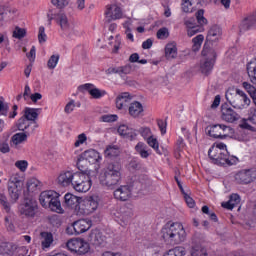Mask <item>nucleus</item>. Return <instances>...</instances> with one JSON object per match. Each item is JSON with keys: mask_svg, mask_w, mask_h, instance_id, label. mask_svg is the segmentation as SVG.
I'll list each match as a JSON object with an SVG mask.
<instances>
[{"mask_svg": "<svg viewBox=\"0 0 256 256\" xmlns=\"http://www.w3.org/2000/svg\"><path fill=\"white\" fill-rule=\"evenodd\" d=\"M160 237L166 245H181L187 239V232L179 222H167L160 231Z\"/></svg>", "mask_w": 256, "mask_h": 256, "instance_id": "f257e3e1", "label": "nucleus"}, {"mask_svg": "<svg viewBox=\"0 0 256 256\" xmlns=\"http://www.w3.org/2000/svg\"><path fill=\"white\" fill-rule=\"evenodd\" d=\"M121 179V165L117 163L109 164L99 174L100 184L107 189H115L121 185Z\"/></svg>", "mask_w": 256, "mask_h": 256, "instance_id": "f03ea898", "label": "nucleus"}, {"mask_svg": "<svg viewBox=\"0 0 256 256\" xmlns=\"http://www.w3.org/2000/svg\"><path fill=\"white\" fill-rule=\"evenodd\" d=\"M208 157L215 165H233V158L229 156L225 143L212 146L208 151Z\"/></svg>", "mask_w": 256, "mask_h": 256, "instance_id": "7ed1b4c3", "label": "nucleus"}, {"mask_svg": "<svg viewBox=\"0 0 256 256\" xmlns=\"http://www.w3.org/2000/svg\"><path fill=\"white\" fill-rule=\"evenodd\" d=\"M39 201L44 209H51L54 213H63L59 193L53 190L43 191L39 196Z\"/></svg>", "mask_w": 256, "mask_h": 256, "instance_id": "20e7f679", "label": "nucleus"}, {"mask_svg": "<svg viewBox=\"0 0 256 256\" xmlns=\"http://www.w3.org/2000/svg\"><path fill=\"white\" fill-rule=\"evenodd\" d=\"M225 97L234 109H246V107L251 105V99L247 97V94L243 90L229 89L226 91Z\"/></svg>", "mask_w": 256, "mask_h": 256, "instance_id": "39448f33", "label": "nucleus"}, {"mask_svg": "<svg viewBox=\"0 0 256 256\" xmlns=\"http://www.w3.org/2000/svg\"><path fill=\"white\" fill-rule=\"evenodd\" d=\"M202 59L200 61V71L203 75H209L215 67L217 61V52L211 46L204 44L202 50Z\"/></svg>", "mask_w": 256, "mask_h": 256, "instance_id": "423d86ee", "label": "nucleus"}, {"mask_svg": "<svg viewBox=\"0 0 256 256\" xmlns=\"http://www.w3.org/2000/svg\"><path fill=\"white\" fill-rule=\"evenodd\" d=\"M47 17L49 25H51L53 19H56V23L60 25L62 31H64L65 33H69V35H79V30L69 21L66 13L59 12L57 14H54L53 10H49Z\"/></svg>", "mask_w": 256, "mask_h": 256, "instance_id": "0eeeda50", "label": "nucleus"}, {"mask_svg": "<svg viewBox=\"0 0 256 256\" xmlns=\"http://www.w3.org/2000/svg\"><path fill=\"white\" fill-rule=\"evenodd\" d=\"M206 134L212 139H227L233 137L235 130L225 124H212L206 127Z\"/></svg>", "mask_w": 256, "mask_h": 256, "instance_id": "6e6552de", "label": "nucleus"}, {"mask_svg": "<svg viewBox=\"0 0 256 256\" xmlns=\"http://www.w3.org/2000/svg\"><path fill=\"white\" fill-rule=\"evenodd\" d=\"M93 185L91 176L86 173H75L72 188L77 193H87Z\"/></svg>", "mask_w": 256, "mask_h": 256, "instance_id": "1a4fd4ad", "label": "nucleus"}, {"mask_svg": "<svg viewBox=\"0 0 256 256\" xmlns=\"http://www.w3.org/2000/svg\"><path fill=\"white\" fill-rule=\"evenodd\" d=\"M66 247L68 251L71 253H76L77 255H86L91 250V246L81 239V238H73L67 241Z\"/></svg>", "mask_w": 256, "mask_h": 256, "instance_id": "9d476101", "label": "nucleus"}, {"mask_svg": "<svg viewBox=\"0 0 256 256\" xmlns=\"http://www.w3.org/2000/svg\"><path fill=\"white\" fill-rule=\"evenodd\" d=\"M237 185H251L256 181V168L242 169L234 175Z\"/></svg>", "mask_w": 256, "mask_h": 256, "instance_id": "9b49d317", "label": "nucleus"}, {"mask_svg": "<svg viewBox=\"0 0 256 256\" xmlns=\"http://www.w3.org/2000/svg\"><path fill=\"white\" fill-rule=\"evenodd\" d=\"M98 207L99 197L97 196H90L78 205L79 213L81 215H91V213H95V211H97Z\"/></svg>", "mask_w": 256, "mask_h": 256, "instance_id": "f8f14e48", "label": "nucleus"}, {"mask_svg": "<svg viewBox=\"0 0 256 256\" xmlns=\"http://www.w3.org/2000/svg\"><path fill=\"white\" fill-rule=\"evenodd\" d=\"M92 222L87 219H80L72 224L71 228H67L66 231L69 235H81L91 229Z\"/></svg>", "mask_w": 256, "mask_h": 256, "instance_id": "ddd939ff", "label": "nucleus"}, {"mask_svg": "<svg viewBox=\"0 0 256 256\" xmlns=\"http://www.w3.org/2000/svg\"><path fill=\"white\" fill-rule=\"evenodd\" d=\"M37 211V201L34 199L26 198L24 203L19 206L20 215L24 217H35V212Z\"/></svg>", "mask_w": 256, "mask_h": 256, "instance_id": "4468645a", "label": "nucleus"}, {"mask_svg": "<svg viewBox=\"0 0 256 256\" xmlns=\"http://www.w3.org/2000/svg\"><path fill=\"white\" fill-rule=\"evenodd\" d=\"M88 241L94 247H105L107 245V236L103 235V232L95 229L89 234Z\"/></svg>", "mask_w": 256, "mask_h": 256, "instance_id": "2eb2a0df", "label": "nucleus"}, {"mask_svg": "<svg viewBox=\"0 0 256 256\" xmlns=\"http://www.w3.org/2000/svg\"><path fill=\"white\" fill-rule=\"evenodd\" d=\"M80 155L82 156V159H85L90 165H97L103 161V157L95 149L86 150Z\"/></svg>", "mask_w": 256, "mask_h": 256, "instance_id": "dca6fc26", "label": "nucleus"}, {"mask_svg": "<svg viewBox=\"0 0 256 256\" xmlns=\"http://www.w3.org/2000/svg\"><path fill=\"white\" fill-rule=\"evenodd\" d=\"M105 15L108 21H117L123 18V10L116 4H111L107 6Z\"/></svg>", "mask_w": 256, "mask_h": 256, "instance_id": "f3484780", "label": "nucleus"}, {"mask_svg": "<svg viewBox=\"0 0 256 256\" xmlns=\"http://www.w3.org/2000/svg\"><path fill=\"white\" fill-rule=\"evenodd\" d=\"M250 29H256V12L248 15L240 22V33H245V31H250Z\"/></svg>", "mask_w": 256, "mask_h": 256, "instance_id": "a211bd4d", "label": "nucleus"}, {"mask_svg": "<svg viewBox=\"0 0 256 256\" xmlns=\"http://www.w3.org/2000/svg\"><path fill=\"white\" fill-rule=\"evenodd\" d=\"M221 113L223 121H227V123H235V121H238L241 117L235 110L227 105H222Z\"/></svg>", "mask_w": 256, "mask_h": 256, "instance_id": "6ab92c4d", "label": "nucleus"}, {"mask_svg": "<svg viewBox=\"0 0 256 256\" xmlns=\"http://www.w3.org/2000/svg\"><path fill=\"white\" fill-rule=\"evenodd\" d=\"M75 180V172L64 171L58 176V184L62 187H73V181Z\"/></svg>", "mask_w": 256, "mask_h": 256, "instance_id": "aec40b11", "label": "nucleus"}, {"mask_svg": "<svg viewBox=\"0 0 256 256\" xmlns=\"http://www.w3.org/2000/svg\"><path fill=\"white\" fill-rule=\"evenodd\" d=\"M114 197L118 201H128L131 198V187L128 185L120 186L114 191Z\"/></svg>", "mask_w": 256, "mask_h": 256, "instance_id": "412c9836", "label": "nucleus"}, {"mask_svg": "<svg viewBox=\"0 0 256 256\" xmlns=\"http://www.w3.org/2000/svg\"><path fill=\"white\" fill-rule=\"evenodd\" d=\"M133 97L129 92H122L120 95L116 97V107L117 109H127L129 106V103H131V100Z\"/></svg>", "mask_w": 256, "mask_h": 256, "instance_id": "4be33fe9", "label": "nucleus"}, {"mask_svg": "<svg viewBox=\"0 0 256 256\" xmlns=\"http://www.w3.org/2000/svg\"><path fill=\"white\" fill-rule=\"evenodd\" d=\"M143 104L141 102H133L130 104L128 108V113L130 117H133L134 119H137L139 117H143Z\"/></svg>", "mask_w": 256, "mask_h": 256, "instance_id": "5701e85b", "label": "nucleus"}, {"mask_svg": "<svg viewBox=\"0 0 256 256\" xmlns=\"http://www.w3.org/2000/svg\"><path fill=\"white\" fill-rule=\"evenodd\" d=\"M118 133L119 135L125 137L126 139H129L130 141H133V139L137 137V133L135 132V130H133V128H129V126L127 125H120L118 127Z\"/></svg>", "mask_w": 256, "mask_h": 256, "instance_id": "b1692460", "label": "nucleus"}, {"mask_svg": "<svg viewBox=\"0 0 256 256\" xmlns=\"http://www.w3.org/2000/svg\"><path fill=\"white\" fill-rule=\"evenodd\" d=\"M219 37H221V27L214 25L208 31L206 41L207 43H213L219 41Z\"/></svg>", "mask_w": 256, "mask_h": 256, "instance_id": "393cba45", "label": "nucleus"}, {"mask_svg": "<svg viewBox=\"0 0 256 256\" xmlns=\"http://www.w3.org/2000/svg\"><path fill=\"white\" fill-rule=\"evenodd\" d=\"M33 131L34 129H32L31 131L19 132L14 134L11 137V143H13V145L15 146L21 145V143H25V141H27L28 135H30V133H33Z\"/></svg>", "mask_w": 256, "mask_h": 256, "instance_id": "a878e982", "label": "nucleus"}, {"mask_svg": "<svg viewBox=\"0 0 256 256\" xmlns=\"http://www.w3.org/2000/svg\"><path fill=\"white\" fill-rule=\"evenodd\" d=\"M239 203H241V196H239V194H232L230 196L229 201L222 203V207L224 209H228L231 211V210L235 209V207H237V205H239Z\"/></svg>", "mask_w": 256, "mask_h": 256, "instance_id": "bb28decb", "label": "nucleus"}, {"mask_svg": "<svg viewBox=\"0 0 256 256\" xmlns=\"http://www.w3.org/2000/svg\"><path fill=\"white\" fill-rule=\"evenodd\" d=\"M8 193L11 198V203H16L19 199V195H21V186H17V184H8Z\"/></svg>", "mask_w": 256, "mask_h": 256, "instance_id": "cd10ccee", "label": "nucleus"}, {"mask_svg": "<svg viewBox=\"0 0 256 256\" xmlns=\"http://www.w3.org/2000/svg\"><path fill=\"white\" fill-rule=\"evenodd\" d=\"M33 125L32 129H37V123L36 122H30L27 120L24 116L20 117L17 122V127L19 131H27L28 127H31Z\"/></svg>", "mask_w": 256, "mask_h": 256, "instance_id": "c85d7f7f", "label": "nucleus"}, {"mask_svg": "<svg viewBox=\"0 0 256 256\" xmlns=\"http://www.w3.org/2000/svg\"><path fill=\"white\" fill-rule=\"evenodd\" d=\"M43 184L37 178H32L27 182V190L29 193H37V191H41V187Z\"/></svg>", "mask_w": 256, "mask_h": 256, "instance_id": "c756f323", "label": "nucleus"}, {"mask_svg": "<svg viewBox=\"0 0 256 256\" xmlns=\"http://www.w3.org/2000/svg\"><path fill=\"white\" fill-rule=\"evenodd\" d=\"M247 73L251 83L256 85V58L247 64Z\"/></svg>", "mask_w": 256, "mask_h": 256, "instance_id": "7c9ffc66", "label": "nucleus"}, {"mask_svg": "<svg viewBox=\"0 0 256 256\" xmlns=\"http://www.w3.org/2000/svg\"><path fill=\"white\" fill-rule=\"evenodd\" d=\"M42 249H49L53 243V234L49 232L40 233Z\"/></svg>", "mask_w": 256, "mask_h": 256, "instance_id": "2f4dec72", "label": "nucleus"}, {"mask_svg": "<svg viewBox=\"0 0 256 256\" xmlns=\"http://www.w3.org/2000/svg\"><path fill=\"white\" fill-rule=\"evenodd\" d=\"M89 162L83 158L82 155L78 157L77 161V169L80 170V172H75V173H85L86 175H89Z\"/></svg>", "mask_w": 256, "mask_h": 256, "instance_id": "473e14b6", "label": "nucleus"}, {"mask_svg": "<svg viewBox=\"0 0 256 256\" xmlns=\"http://www.w3.org/2000/svg\"><path fill=\"white\" fill-rule=\"evenodd\" d=\"M27 120L30 121V123H35V120L39 117V113H37V109L35 108H29L26 107L24 109V115Z\"/></svg>", "mask_w": 256, "mask_h": 256, "instance_id": "72a5a7b5", "label": "nucleus"}, {"mask_svg": "<svg viewBox=\"0 0 256 256\" xmlns=\"http://www.w3.org/2000/svg\"><path fill=\"white\" fill-rule=\"evenodd\" d=\"M165 55L167 59H175L177 57V45L175 43H168L165 47Z\"/></svg>", "mask_w": 256, "mask_h": 256, "instance_id": "f704fd0d", "label": "nucleus"}, {"mask_svg": "<svg viewBox=\"0 0 256 256\" xmlns=\"http://www.w3.org/2000/svg\"><path fill=\"white\" fill-rule=\"evenodd\" d=\"M135 151L142 159H147L149 157V151H147V145L143 142H138L135 146Z\"/></svg>", "mask_w": 256, "mask_h": 256, "instance_id": "c9c22d12", "label": "nucleus"}, {"mask_svg": "<svg viewBox=\"0 0 256 256\" xmlns=\"http://www.w3.org/2000/svg\"><path fill=\"white\" fill-rule=\"evenodd\" d=\"M191 256H208L207 249L201 244H193L191 248Z\"/></svg>", "mask_w": 256, "mask_h": 256, "instance_id": "e433bc0d", "label": "nucleus"}, {"mask_svg": "<svg viewBox=\"0 0 256 256\" xmlns=\"http://www.w3.org/2000/svg\"><path fill=\"white\" fill-rule=\"evenodd\" d=\"M64 201L67 207H77V205L79 206V198L71 193L65 194Z\"/></svg>", "mask_w": 256, "mask_h": 256, "instance_id": "4c0bfd02", "label": "nucleus"}, {"mask_svg": "<svg viewBox=\"0 0 256 256\" xmlns=\"http://www.w3.org/2000/svg\"><path fill=\"white\" fill-rule=\"evenodd\" d=\"M203 41H205V36H203L202 34H199L196 37H194L192 39V43H193L192 51L197 53V51H199V49H201V45H203Z\"/></svg>", "mask_w": 256, "mask_h": 256, "instance_id": "58836bf2", "label": "nucleus"}, {"mask_svg": "<svg viewBox=\"0 0 256 256\" xmlns=\"http://www.w3.org/2000/svg\"><path fill=\"white\" fill-rule=\"evenodd\" d=\"M119 153V148H117V146H108L104 151V155L105 157H108V159L119 157Z\"/></svg>", "mask_w": 256, "mask_h": 256, "instance_id": "ea45409f", "label": "nucleus"}, {"mask_svg": "<svg viewBox=\"0 0 256 256\" xmlns=\"http://www.w3.org/2000/svg\"><path fill=\"white\" fill-rule=\"evenodd\" d=\"M185 248L182 246L175 247L170 249L164 256H185Z\"/></svg>", "mask_w": 256, "mask_h": 256, "instance_id": "a19ab883", "label": "nucleus"}, {"mask_svg": "<svg viewBox=\"0 0 256 256\" xmlns=\"http://www.w3.org/2000/svg\"><path fill=\"white\" fill-rule=\"evenodd\" d=\"M90 95H91L92 99H101V98L105 97V95H107V91L101 90L94 86L92 88V90H90Z\"/></svg>", "mask_w": 256, "mask_h": 256, "instance_id": "79ce46f5", "label": "nucleus"}, {"mask_svg": "<svg viewBox=\"0 0 256 256\" xmlns=\"http://www.w3.org/2000/svg\"><path fill=\"white\" fill-rule=\"evenodd\" d=\"M146 141H147L149 147H151L152 149H154V151H156V153L161 155V150H159V141L157 140V138L151 136Z\"/></svg>", "mask_w": 256, "mask_h": 256, "instance_id": "37998d69", "label": "nucleus"}, {"mask_svg": "<svg viewBox=\"0 0 256 256\" xmlns=\"http://www.w3.org/2000/svg\"><path fill=\"white\" fill-rule=\"evenodd\" d=\"M205 10L200 9L196 12V19L199 26L207 25V18H205Z\"/></svg>", "mask_w": 256, "mask_h": 256, "instance_id": "c03bdc74", "label": "nucleus"}, {"mask_svg": "<svg viewBox=\"0 0 256 256\" xmlns=\"http://www.w3.org/2000/svg\"><path fill=\"white\" fill-rule=\"evenodd\" d=\"M0 205L3 207L6 213H9V211H11V204L7 200V196H5V194L3 193H0Z\"/></svg>", "mask_w": 256, "mask_h": 256, "instance_id": "a18cd8bd", "label": "nucleus"}, {"mask_svg": "<svg viewBox=\"0 0 256 256\" xmlns=\"http://www.w3.org/2000/svg\"><path fill=\"white\" fill-rule=\"evenodd\" d=\"M117 119H119L117 114H105L100 117V121H102V123H115Z\"/></svg>", "mask_w": 256, "mask_h": 256, "instance_id": "49530a36", "label": "nucleus"}, {"mask_svg": "<svg viewBox=\"0 0 256 256\" xmlns=\"http://www.w3.org/2000/svg\"><path fill=\"white\" fill-rule=\"evenodd\" d=\"M59 59V54H53L47 62L48 69H55V67H57V64L59 63Z\"/></svg>", "mask_w": 256, "mask_h": 256, "instance_id": "de8ad7c7", "label": "nucleus"}, {"mask_svg": "<svg viewBox=\"0 0 256 256\" xmlns=\"http://www.w3.org/2000/svg\"><path fill=\"white\" fill-rule=\"evenodd\" d=\"M205 31V28L203 26H194L192 28L187 29V35L188 37H193V35H197V33H203Z\"/></svg>", "mask_w": 256, "mask_h": 256, "instance_id": "09e8293b", "label": "nucleus"}, {"mask_svg": "<svg viewBox=\"0 0 256 256\" xmlns=\"http://www.w3.org/2000/svg\"><path fill=\"white\" fill-rule=\"evenodd\" d=\"M194 3H195V0H183V2H182V11L184 13H191Z\"/></svg>", "mask_w": 256, "mask_h": 256, "instance_id": "8fccbe9b", "label": "nucleus"}, {"mask_svg": "<svg viewBox=\"0 0 256 256\" xmlns=\"http://www.w3.org/2000/svg\"><path fill=\"white\" fill-rule=\"evenodd\" d=\"M22 179L23 178L19 174H13L9 179L8 185L12 184L21 187V185H23Z\"/></svg>", "mask_w": 256, "mask_h": 256, "instance_id": "3c124183", "label": "nucleus"}, {"mask_svg": "<svg viewBox=\"0 0 256 256\" xmlns=\"http://www.w3.org/2000/svg\"><path fill=\"white\" fill-rule=\"evenodd\" d=\"M138 133L143 137V139H149L150 137H153V133L151 132V128L149 127H141L138 130Z\"/></svg>", "mask_w": 256, "mask_h": 256, "instance_id": "603ef678", "label": "nucleus"}, {"mask_svg": "<svg viewBox=\"0 0 256 256\" xmlns=\"http://www.w3.org/2000/svg\"><path fill=\"white\" fill-rule=\"evenodd\" d=\"M51 3L57 9H65L69 5V0H51Z\"/></svg>", "mask_w": 256, "mask_h": 256, "instance_id": "864d4df0", "label": "nucleus"}, {"mask_svg": "<svg viewBox=\"0 0 256 256\" xmlns=\"http://www.w3.org/2000/svg\"><path fill=\"white\" fill-rule=\"evenodd\" d=\"M27 35V31L23 28H19L18 26L13 31V37L14 39H23Z\"/></svg>", "mask_w": 256, "mask_h": 256, "instance_id": "5fc2aeb1", "label": "nucleus"}, {"mask_svg": "<svg viewBox=\"0 0 256 256\" xmlns=\"http://www.w3.org/2000/svg\"><path fill=\"white\" fill-rule=\"evenodd\" d=\"M38 41L42 45V43L47 42V34L45 33V27L40 26L38 31Z\"/></svg>", "mask_w": 256, "mask_h": 256, "instance_id": "6e6d98bb", "label": "nucleus"}, {"mask_svg": "<svg viewBox=\"0 0 256 256\" xmlns=\"http://www.w3.org/2000/svg\"><path fill=\"white\" fill-rule=\"evenodd\" d=\"M93 87H95L94 84L86 83L78 86V91L80 93H85V91H88L89 95H91V91H93Z\"/></svg>", "mask_w": 256, "mask_h": 256, "instance_id": "4d7b16f0", "label": "nucleus"}, {"mask_svg": "<svg viewBox=\"0 0 256 256\" xmlns=\"http://www.w3.org/2000/svg\"><path fill=\"white\" fill-rule=\"evenodd\" d=\"M157 39H167L169 37V29L166 27L160 28L156 34Z\"/></svg>", "mask_w": 256, "mask_h": 256, "instance_id": "13d9d810", "label": "nucleus"}, {"mask_svg": "<svg viewBox=\"0 0 256 256\" xmlns=\"http://www.w3.org/2000/svg\"><path fill=\"white\" fill-rule=\"evenodd\" d=\"M28 166L29 163L26 160H19L15 162V167H17V169L21 170L22 172L27 171Z\"/></svg>", "mask_w": 256, "mask_h": 256, "instance_id": "bf43d9fd", "label": "nucleus"}, {"mask_svg": "<svg viewBox=\"0 0 256 256\" xmlns=\"http://www.w3.org/2000/svg\"><path fill=\"white\" fill-rule=\"evenodd\" d=\"M247 121L252 123V125H256V109L251 108L248 113Z\"/></svg>", "mask_w": 256, "mask_h": 256, "instance_id": "052dcab7", "label": "nucleus"}, {"mask_svg": "<svg viewBox=\"0 0 256 256\" xmlns=\"http://www.w3.org/2000/svg\"><path fill=\"white\" fill-rule=\"evenodd\" d=\"M0 113L4 115V117H7L9 113V104L3 102V100H0Z\"/></svg>", "mask_w": 256, "mask_h": 256, "instance_id": "680f3d73", "label": "nucleus"}, {"mask_svg": "<svg viewBox=\"0 0 256 256\" xmlns=\"http://www.w3.org/2000/svg\"><path fill=\"white\" fill-rule=\"evenodd\" d=\"M131 71H133L131 64L120 66V75H130Z\"/></svg>", "mask_w": 256, "mask_h": 256, "instance_id": "e2e57ef3", "label": "nucleus"}, {"mask_svg": "<svg viewBox=\"0 0 256 256\" xmlns=\"http://www.w3.org/2000/svg\"><path fill=\"white\" fill-rule=\"evenodd\" d=\"M85 141H87V135H85V133H82V134L78 135V138H77L76 142L74 143V146L80 147L81 145H83V143H85Z\"/></svg>", "mask_w": 256, "mask_h": 256, "instance_id": "0e129e2a", "label": "nucleus"}, {"mask_svg": "<svg viewBox=\"0 0 256 256\" xmlns=\"http://www.w3.org/2000/svg\"><path fill=\"white\" fill-rule=\"evenodd\" d=\"M184 195V199L186 204L188 205V207H190V209H193V207H195V200H193V198H191V196H189L187 193H183Z\"/></svg>", "mask_w": 256, "mask_h": 256, "instance_id": "69168bd1", "label": "nucleus"}, {"mask_svg": "<svg viewBox=\"0 0 256 256\" xmlns=\"http://www.w3.org/2000/svg\"><path fill=\"white\" fill-rule=\"evenodd\" d=\"M74 109H75V100H71L69 103L66 104L64 108V112L67 114L73 113Z\"/></svg>", "mask_w": 256, "mask_h": 256, "instance_id": "338daca9", "label": "nucleus"}, {"mask_svg": "<svg viewBox=\"0 0 256 256\" xmlns=\"http://www.w3.org/2000/svg\"><path fill=\"white\" fill-rule=\"evenodd\" d=\"M129 169H131V171H137L138 169H141V163L137 160H131L129 163Z\"/></svg>", "mask_w": 256, "mask_h": 256, "instance_id": "774afa93", "label": "nucleus"}]
</instances>
